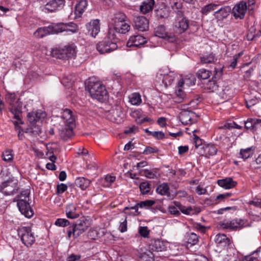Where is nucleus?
<instances>
[{"label": "nucleus", "mask_w": 261, "mask_h": 261, "mask_svg": "<svg viewBox=\"0 0 261 261\" xmlns=\"http://www.w3.org/2000/svg\"><path fill=\"white\" fill-rule=\"evenodd\" d=\"M64 31L75 33L77 31V25L74 23L70 22L40 27L34 33V36L36 38L40 39L51 34H57Z\"/></svg>", "instance_id": "f257e3e1"}, {"label": "nucleus", "mask_w": 261, "mask_h": 261, "mask_svg": "<svg viewBox=\"0 0 261 261\" xmlns=\"http://www.w3.org/2000/svg\"><path fill=\"white\" fill-rule=\"evenodd\" d=\"M6 100L7 102L10 105L9 111L13 115L14 119L16 121H14L13 123L17 129H19L20 126L19 124H23V121L21 120L22 113V102L20 101V99H17L16 95L14 93H8L6 96Z\"/></svg>", "instance_id": "f03ea898"}, {"label": "nucleus", "mask_w": 261, "mask_h": 261, "mask_svg": "<svg viewBox=\"0 0 261 261\" xmlns=\"http://www.w3.org/2000/svg\"><path fill=\"white\" fill-rule=\"evenodd\" d=\"M91 97L103 102L108 99V93L105 86L100 82H89L87 87Z\"/></svg>", "instance_id": "7ed1b4c3"}, {"label": "nucleus", "mask_w": 261, "mask_h": 261, "mask_svg": "<svg viewBox=\"0 0 261 261\" xmlns=\"http://www.w3.org/2000/svg\"><path fill=\"white\" fill-rule=\"evenodd\" d=\"M117 38L109 36V31L107 36L96 45V49L100 54L109 53L116 50L117 45Z\"/></svg>", "instance_id": "20e7f679"}, {"label": "nucleus", "mask_w": 261, "mask_h": 261, "mask_svg": "<svg viewBox=\"0 0 261 261\" xmlns=\"http://www.w3.org/2000/svg\"><path fill=\"white\" fill-rule=\"evenodd\" d=\"M17 233L22 243L27 247H31L35 243L34 233L30 227H19L17 229Z\"/></svg>", "instance_id": "39448f33"}, {"label": "nucleus", "mask_w": 261, "mask_h": 261, "mask_svg": "<svg viewBox=\"0 0 261 261\" xmlns=\"http://www.w3.org/2000/svg\"><path fill=\"white\" fill-rule=\"evenodd\" d=\"M189 27V20L184 16L183 12L178 11L173 24L174 32L178 34L185 32Z\"/></svg>", "instance_id": "423d86ee"}, {"label": "nucleus", "mask_w": 261, "mask_h": 261, "mask_svg": "<svg viewBox=\"0 0 261 261\" xmlns=\"http://www.w3.org/2000/svg\"><path fill=\"white\" fill-rule=\"evenodd\" d=\"M18 180L14 177L9 178L3 182L0 186V191L6 195L16 193L18 190Z\"/></svg>", "instance_id": "0eeeda50"}, {"label": "nucleus", "mask_w": 261, "mask_h": 261, "mask_svg": "<svg viewBox=\"0 0 261 261\" xmlns=\"http://www.w3.org/2000/svg\"><path fill=\"white\" fill-rule=\"evenodd\" d=\"M216 76L214 75L211 80H209L204 85V89L206 90L208 92H217L223 98H226L228 93V89H223L222 88H219L218 86L217 85L216 80Z\"/></svg>", "instance_id": "6e6552de"}, {"label": "nucleus", "mask_w": 261, "mask_h": 261, "mask_svg": "<svg viewBox=\"0 0 261 261\" xmlns=\"http://www.w3.org/2000/svg\"><path fill=\"white\" fill-rule=\"evenodd\" d=\"M129 29L130 26L125 22L114 23L113 27L109 28V36L117 38V34H125Z\"/></svg>", "instance_id": "1a4fd4ad"}, {"label": "nucleus", "mask_w": 261, "mask_h": 261, "mask_svg": "<svg viewBox=\"0 0 261 261\" xmlns=\"http://www.w3.org/2000/svg\"><path fill=\"white\" fill-rule=\"evenodd\" d=\"M246 221L244 219H236L231 221L224 220L221 222V226L223 228L236 230L247 226Z\"/></svg>", "instance_id": "9d476101"}, {"label": "nucleus", "mask_w": 261, "mask_h": 261, "mask_svg": "<svg viewBox=\"0 0 261 261\" xmlns=\"http://www.w3.org/2000/svg\"><path fill=\"white\" fill-rule=\"evenodd\" d=\"M29 200H17V205L20 212L28 218H31L34 215V211L29 202Z\"/></svg>", "instance_id": "9b49d317"}, {"label": "nucleus", "mask_w": 261, "mask_h": 261, "mask_svg": "<svg viewBox=\"0 0 261 261\" xmlns=\"http://www.w3.org/2000/svg\"><path fill=\"white\" fill-rule=\"evenodd\" d=\"M176 76V75L173 71L166 73L164 71L160 70L157 74L156 78L158 79L159 82L161 81L165 87L167 88L168 86L172 84Z\"/></svg>", "instance_id": "f8f14e48"}, {"label": "nucleus", "mask_w": 261, "mask_h": 261, "mask_svg": "<svg viewBox=\"0 0 261 261\" xmlns=\"http://www.w3.org/2000/svg\"><path fill=\"white\" fill-rule=\"evenodd\" d=\"M74 227V234L80 236L86 231L90 226V221L83 218L78 220L75 223L72 224Z\"/></svg>", "instance_id": "ddd939ff"}, {"label": "nucleus", "mask_w": 261, "mask_h": 261, "mask_svg": "<svg viewBox=\"0 0 261 261\" xmlns=\"http://www.w3.org/2000/svg\"><path fill=\"white\" fill-rule=\"evenodd\" d=\"M232 11L235 18L243 19L247 11L246 3L242 1L237 4L233 7Z\"/></svg>", "instance_id": "4468645a"}, {"label": "nucleus", "mask_w": 261, "mask_h": 261, "mask_svg": "<svg viewBox=\"0 0 261 261\" xmlns=\"http://www.w3.org/2000/svg\"><path fill=\"white\" fill-rule=\"evenodd\" d=\"M64 5V0H51L45 5L44 9L45 12H53L61 9Z\"/></svg>", "instance_id": "2eb2a0df"}, {"label": "nucleus", "mask_w": 261, "mask_h": 261, "mask_svg": "<svg viewBox=\"0 0 261 261\" xmlns=\"http://www.w3.org/2000/svg\"><path fill=\"white\" fill-rule=\"evenodd\" d=\"M147 42V39L144 37L137 35L131 36L127 42L126 45L128 47H140Z\"/></svg>", "instance_id": "dca6fc26"}, {"label": "nucleus", "mask_w": 261, "mask_h": 261, "mask_svg": "<svg viewBox=\"0 0 261 261\" xmlns=\"http://www.w3.org/2000/svg\"><path fill=\"white\" fill-rule=\"evenodd\" d=\"M75 124H64V126H61L59 129V135L61 138L64 140H66L70 138L73 135V129Z\"/></svg>", "instance_id": "f3484780"}, {"label": "nucleus", "mask_w": 261, "mask_h": 261, "mask_svg": "<svg viewBox=\"0 0 261 261\" xmlns=\"http://www.w3.org/2000/svg\"><path fill=\"white\" fill-rule=\"evenodd\" d=\"M134 22L136 29L139 31H145L148 28L149 22L145 16L136 17L135 18Z\"/></svg>", "instance_id": "a211bd4d"}, {"label": "nucleus", "mask_w": 261, "mask_h": 261, "mask_svg": "<svg viewBox=\"0 0 261 261\" xmlns=\"http://www.w3.org/2000/svg\"><path fill=\"white\" fill-rule=\"evenodd\" d=\"M88 33L92 37H95L100 31L99 21L98 19H95L86 25Z\"/></svg>", "instance_id": "6ab92c4d"}, {"label": "nucleus", "mask_w": 261, "mask_h": 261, "mask_svg": "<svg viewBox=\"0 0 261 261\" xmlns=\"http://www.w3.org/2000/svg\"><path fill=\"white\" fill-rule=\"evenodd\" d=\"M194 116V113L192 111L182 110L179 114V119L183 124L187 125L192 123Z\"/></svg>", "instance_id": "aec40b11"}, {"label": "nucleus", "mask_w": 261, "mask_h": 261, "mask_svg": "<svg viewBox=\"0 0 261 261\" xmlns=\"http://www.w3.org/2000/svg\"><path fill=\"white\" fill-rule=\"evenodd\" d=\"M231 11V8L229 6L219 7L215 11L214 15L215 17L219 19L222 20L227 17Z\"/></svg>", "instance_id": "412c9836"}, {"label": "nucleus", "mask_w": 261, "mask_h": 261, "mask_svg": "<svg viewBox=\"0 0 261 261\" xmlns=\"http://www.w3.org/2000/svg\"><path fill=\"white\" fill-rule=\"evenodd\" d=\"M46 117V114L41 110H37L29 113L27 115L28 121L31 123H34L38 121L41 118H44Z\"/></svg>", "instance_id": "4be33fe9"}, {"label": "nucleus", "mask_w": 261, "mask_h": 261, "mask_svg": "<svg viewBox=\"0 0 261 261\" xmlns=\"http://www.w3.org/2000/svg\"><path fill=\"white\" fill-rule=\"evenodd\" d=\"M218 185L225 189H229L234 187L237 185V181L233 180L232 178L226 177L224 179L217 180Z\"/></svg>", "instance_id": "5701e85b"}, {"label": "nucleus", "mask_w": 261, "mask_h": 261, "mask_svg": "<svg viewBox=\"0 0 261 261\" xmlns=\"http://www.w3.org/2000/svg\"><path fill=\"white\" fill-rule=\"evenodd\" d=\"M66 214L68 218L75 219L79 217V212L76 206L72 203L68 204L66 207Z\"/></svg>", "instance_id": "b1692460"}, {"label": "nucleus", "mask_w": 261, "mask_h": 261, "mask_svg": "<svg viewBox=\"0 0 261 261\" xmlns=\"http://www.w3.org/2000/svg\"><path fill=\"white\" fill-rule=\"evenodd\" d=\"M61 118L64 120V124H75V118L72 115V111L68 109H65L63 111Z\"/></svg>", "instance_id": "393cba45"}, {"label": "nucleus", "mask_w": 261, "mask_h": 261, "mask_svg": "<svg viewBox=\"0 0 261 261\" xmlns=\"http://www.w3.org/2000/svg\"><path fill=\"white\" fill-rule=\"evenodd\" d=\"M88 5L87 1L86 0L80 1L75 7V14L76 17H80L83 14Z\"/></svg>", "instance_id": "a878e982"}, {"label": "nucleus", "mask_w": 261, "mask_h": 261, "mask_svg": "<svg viewBox=\"0 0 261 261\" xmlns=\"http://www.w3.org/2000/svg\"><path fill=\"white\" fill-rule=\"evenodd\" d=\"M215 242L222 246H227L230 244V239L225 234L219 233L215 236Z\"/></svg>", "instance_id": "bb28decb"}, {"label": "nucleus", "mask_w": 261, "mask_h": 261, "mask_svg": "<svg viewBox=\"0 0 261 261\" xmlns=\"http://www.w3.org/2000/svg\"><path fill=\"white\" fill-rule=\"evenodd\" d=\"M154 4V0H145L140 6V11L142 13L146 14L151 11Z\"/></svg>", "instance_id": "cd10ccee"}, {"label": "nucleus", "mask_w": 261, "mask_h": 261, "mask_svg": "<svg viewBox=\"0 0 261 261\" xmlns=\"http://www.w3.org/2000/svg\"><path fill=\"white\" fill-rule=\"evenodd\" d=\"M90 182V180L86 178L80 177L75 179V185L76 187L84 190L89 186Z\"/></svg>", "instance_id": "c85d7f7f"}, {"label": "nucleus", "mask_w": 261, "mask_h": 261, "mask_svg": "<svg viewBox=\"0 0 261 261\" xmlns=\"http://www.w3.org/2000/svg\"><path fill=\"white\" fill-rule=\"evenodd\" d=\"M170 188L168 184L164 182L159 186L156 188V192L162 196L170 195Z\"/></svg>", "instance_id": "c756f323"}, {"label": "nucleus", "mask_w": 261, "mask_h": 261, "mask_svg": "<svg viewBox=\"0 0 261 261\" xmlns=\"http://www.w3.org/2000/svg\"><path fill=\"white\" fill-rule=\"evenodd\" d=\"M219 6H220V5L211 3L202 7L200 12L202 15H207L213 11H216Z\"/></svg>", "instance_id": "7c9ffc66"}, {"label": "nucleus", "mask_w": 261, "mask_h": 261, "mask_svg": "<svg viewBox=\"0 0 261 261\" xmlns=\"http://www.w3.org/2000/svg\"><path fill=\"white\" fill-rule=\"evenodd\" d=\"M64 50L65 51V58H72L76 56V46L74 44H70L64 46Z\"/></svg>", "instance_id": "2f4dec72"}, {"label": "nucleus", "mask_w": 261, "mask_h": 261, "mask_svg": "<svg viewBox=\"0 0 261 261\" xmlns=\"http://www.w3.org/2000/svg\"><path fill=\"white\" fill-rule=\"evenodd\" d=\"M252 148V147H250L246 149H241L239 152V157L243 159L244 161L251 157L253 154Z\"/></svg>", "instance_id": "473e14b6"}, {"label": "nucleus", "mask_w": 261, "mask_h": 261, "mask_svg": "<svg viewBox=\"0 0 261 261\" xmlns=\"http://www.w3.org/2000/svg\"><path fill=\"white\" fill-rule=\"evenodd\" d=\"M186 239L187 245H190V246L196 245L199 241L197 235L194 232L187 233Z\"/></svg>", "instance_id": "72a5a7b5"}, {"label": "nucleus", "mask_w": 261, "mask_h": 261, "mask_svg": "<svg viewBox=\"0 0 261 261\" xmlns=\"http://www.w3.org/2000/svg\"><path fill=\"white\" fill-rule=\"evenodd\" d=\"M186 97V94L181 88H178L176 90L175 95L173 99L175 102L180 103L183 101Z\"/></svg>", "instance_id": "f704fd0d"}, {"label": "nucleus", "mask_w": 261, "mask_h": 261, "mask_svg": "<svg viewBox=\"0 0 261 261\" xmlns=\"http://www.w3.org/2000/svg\"><path fill=\"white\" fill-rule=\"evenodd\" d=\"M140 261H154V256L152 252L146 250L140 253L139 255Z\"/></svg>", "instance_id": "c9c22d12"}, {"label": "nucleus", "mask_w": 261, "mask_h": 261, "mask_svg": "<svg viewBox=\"0 0 261 261\" xmlns=\"http://www.w3.org/2000/svg\"><path fill=\"white\" fill-rule=\"evenodd\" d=\"M211 71L204 68L199 69L197 72V76L198 79L205 80L210 77Z\"/></svg>", "instance_id": "e433bc0d"}, {"label": "nucleus", "mask_w": 261, "mask_h": 261, "mask_svg": "<svg viewBox=\"0 0 261 261\" xmlns=\"http://www.w3.org/2000/svg\"><path fill=\"white\" fill-rule=\"evenodd\" d=\"M64 51H65L64 50V48H55L52 50L51 55L53 57L55 58L65 59V55L64 54Z\"/></svg>", "instance_id": "4c0bfd02"}, {"label": "nucleus", "mask_w": 261, "mask_h": 261, "mask_svg": "<svg viewBox=\"0 0 261 261\" xmlns=\"http://www.w3.org/2000/svg\"><path fill=\"white\" fill-rule=\"evenodd\" d=\"M155 36L162 38H165L167 37L165 27L163 25H159L155 31Z\"/></svg>", "instance_id": "58836bf2"}, {"label": "nucleus", "mask_w": 261, "mask_h": 261, "mask_svg": "<svg viewBox=\"0 0 261 261\" xmlns=\"http://www.w3.org/2000/svg\"><path fill=\"white\" fill-rule=\"evenodd\" d=\"M164 248L165 246L163 243L159 240L154 241V242L151 244V249L153 251L157 252L162 251L164 249Z\"/></svg>", "instance_id": "ea45409f"}, {"label": "nucleus", "mask_w": 261, "mask_h": 261, "mask_svg": "<svg viewBox=\"0 0 261 261\" xmlns=\"http://www.w3.org/2000/svg\"><path fill=\"white\" fill-rule=\"evenodd\" d=\"M155 201L153 200H146L138 203L140 208H144L145 209L149 208L151 206L154 204Z\"/></svg>", "instance_id": "a19ab883"}, {"label": "nucleus", "mask_w": 261, "mask_h": 261, "mask_svg": "<svg viewBox=\"0 0 261 261\" xmlns=\"http://www.w3.org/2000/svg\"><path fill=\"white\" fill-rule=\"evenodd\" d=\"M201 62L203 63H212L216 60L213 54H210L201 57Z\"/></svg>", "instance_id": "79ce46f5"}, {"label": "nucleus", "mask_w": 261, "mask_h": 261, "mask_svg": "<svg viewBox=\"0 0 261 261\" xmlns=\"http://www.w3.org/2000/svg\"><path fill=\"white\" fill-rule=\"evenodd\" d=\"M139 188L141 193L146 194L150 191L151 185L147 181L142 182L140 184Z\"/></svg>", "instance_id": "37998d69"}, {"label": "nucleus", "mask_w": 261, "mask_h": 261, "mask_svg": "<svg viewBox=\"0 0 261 261\" xmlns=\"http://www.w3.org/2000/svg\"><path fill=\"white\" fill-rule=\"evenodd\" d=\"M130 102L133 105H139L142 102L140 95L137 93L133 94L130 98Z\"/></svg>", "instance_id": "c03bdc74"}, {"label": "nucleus", "mask_w": 261, "mask_h": 261, "mask_svg": "<svg viewBox=\"0 0 261 261\" xmlns=\"http://www.w3.org/2000/svg\"><path fill=\"white\" fill-rule=\"evenodd\" d=\"M13 154L12 150H7L3 152L2 157L3 160L6 162H11L13 159Z\"/></svg>", "instance_id": "a18cd8bd"}, {"label": "nucleus", "mask_w": 261, "mask_h": 261, "mask_svg": "<svg viewBox=\"0 0 261 261\" xmlns=\"http://www.w3.org/2000/svg\"><path fill=\"white\" fill-rule=\"evenodd\" d=\"M143 174L145 176L149 178H154L158 177V172L155 170L145 169L143 171Z\"/></svg>", "instance_id": "49530a36"}, {"label": "nucleus", "mask_w": 261, "mask_h": 261, "mask_svg": "<svg viewBox=\"0 0 261 261\" xmlns=\"http://www.w3.org/2000/svg\"><path fill=\"white\" fill-rule=\"evenodd\" d=\"M205 151L207 152V153L209 155H215L218 151L216 147L214 145H208L205 147Z\"/></svg>", "instance_id": "de8ad7c7"}, {"label": "nucleus", "mask_w": 261, "mask_h": 261, "mask_svg": "<svg viewBox=\"0 0 261 261\" xmlns=\"http://www.w3.org/2000/svg\"><path fill=\"white\" fill-rule=\"evenodd\" d=\"M55 224L60 227H65L69 225V221L66 219L58 218L56 220Z\"/></svg>", "instance_id": "09e8293b"}, {"label": "nucleus", "mask_w": 261, "mask_h": 261, "mask_svg": "<svg viewBox=\"0 0 261 261\" xmlns=\"http://www.w3.org/2000/svg\"><path fill=\"white\" fill-rule=\"evenodd\" d=\"M126 16L122 13L116 14L114 18V23L125 22Z\"/></svg>", "instance_id": "8fccbe9b"}, {"label": "nucleus", "mask_w": 261, "mask_h": 261, "mask_svg": "<svg viewBox=\"0 0 261 261\" xmlns=\"http://www.w3.org/2000/svg\"><path fill=\"white\" fill-rule=\"evenodd\" d=\"M138 232L143 238H147L149 233V230L147 226H140Z\"/></svg>", "instance_id": "3c124183"}, {"label": "nucleus", "mask_w": 261, "mask_h": 261, "mask_svg": "<svg viewBox=\"0 0 261 261\" xmlns=\"http://www.w3.org/2000/svg\"><path fill=\"white\" fill-rule=\"evenodd\" d=\"M258 120H255L253 119H248L245 123V127L246 129H253L254 127V125L256 124V122L258 121Z\"/></svg>", "instance_id": "603ef678"}, {"label": "nucleus", "mask_w": 261, "mask_h": 261, "mask_svg": "<svg viewBox=\"0 0 261 261\" xmlns=\"http://www.w3.org/2000/svg\"><path fill=\"white\" fill-rule=\"evenodd\" d=\"M258 257L257 251H254L251 254L247 255L242 260L239 261H253L255 259Z\"/></svg>", "instance_id": "864d4df0"}, {"label": "nucleus", "mask_w": 261, "mask_h": 261, "mask_svg": "<svg viewBox=\"0 0 261 261\" xmlns=\"http://www.w3.org/2000/svg\"><path fill=\"white\" fill-rule=\"evenodd\" d=\"M67 189V186L66 184H60L57 186V194H60L64 193Z\"/></svg>", "instance_id": "5fc2aeb1"}, {"label": "nucleus", "mask_w": 261, "mask_h": 261, "mask_svg": "<svg viewBox=\"0 0 261 261\" xmlns=\"http://www.w3.org/2000/svg\"><path fill=\"white\" fill-rule=\"evenodd\" d=\"M156 11L157 16L160 18H164L168 16V12L166 9H158Z\"/></svg>", "instance_id": "6e6d98bb"}, {"label": "nucleus", "mask_w": 261, "mask_h": 261, "mask_svg": "<svg viewBox=\"0 0 261 261\" xmlns=\"http://www.w3.org/2000/svg\"><path fill=\"white\" fill-rule=\"evenodd\" d=\"M258 102V100L256 98L246 99V104L248 108H250Z\"/></svg>", "instance_id": "4d7b16f0"}, {"label": "nucleus", "mask_w": 261, "mask_h": 261, "mask_svg": "<svg viewBox=\"0 0 261 261\" xmlns=\"http://www.w3.org/2000/svg\"><path fill=\"white\" fill-rule=\"evenodd\" d=\"M30 194V190L29 189H25L22 190L20 194V198L23 197L22 200H29V196Z\"/></svg>", "instance_id": "13d9d810"}, {"label": "nucleus", "mask_w": 261, "mask_h": 261, "mask_svg": "<svg viewBox=\"0 0 261 261\" xmlns=\"http://www.w3.org/2000/svg\"><path fill=\"white\" fill-rule=\"evenodd\" d=\"M193 143L195 144L196 148H198L199 146L202 145V140L198 136L195 134H193Z\"/></svg>", "instance_id": "bf43d9fd"}, {"label": "nucleus", "mask_w": 261, "mask_h": 261, "mask_svg": "<svg viewBox=\"0 0 261 261\" xmlns=\"http://www.w3.org/2000/svg\"><path fill=\"white\" fill-rule=\"evenodd\" d=\"M159 152V150L156 148H153L151 147H146L143 151L144 154H149L152 153H157Z\"/></svg>", "instance_id": "052dcab7"}, {"label": "nucleus", "mask_w": 261, "mask_h": 261, "mask_svg": "<svg viewBox=\"0 0 261 261\" xmlns=\"http://www.w3.org/2000/svg\"><path fill=\"white\" fill-rule=\"evenodd\" d=\"M151 136L158 139H163L165 137L164 133L160 131L152 132L151 133Z\"/></svg>", "instance_id": "680f3d73"}, {"label": "nucleus", "mask_w": 261, "mask_h": 261, "mask_svg": "<svg viewBox=\"0 0 261 261\" xmlns=\"http://www.w3.org/2000/svg\"><path fill=\"white\" fill-rule=\"evenodd\" d=\"M127 221L126 218H125L124 220L120 223L119 227V230L121 232H124L127 231Z\"/></svg>", "instance_id": "e2e57ef3"}, {"label": "nucleus", "mask_w": 261, "mask_h": 261, "mask_svg": "<svg viewBox=\"0 0 261 261\" xmlns=\"http://www.w3.org/2000/svg\"><path fill=\"white\" fill-rule=\"evenodd\" d=\"M175 205L178 208V209L184 214L188 215V212L187 211L186 207L181 205L179 202L174 201Z\"/></svg>", "instance_id": "0e129e2a"}, {"label": "nucleus", "mask_w": 261, "mask_h": 261, "mask_svg": "<svg viewBox=\"0 0 261 261\" xmlns=\"http://www.w3.org/2000/svg\"><path fill=\"white\" fill-rule=\"evenodd\" d=\"M152 121H153V120L152 119H151L149 117H143V118L141 117V119H140V118H139V119H136V123L139 124H141L145 122H152Z\"/></svg>", "instance_id": "69168bd1"}, {"label": "nucleus", "mask_w": 261, "mask_h": 261, "mask_svg": "<svg viewBox=\"0 0 261 261\" xmlns=\"http://www.w3.org/2000/svg\"><path fill=\"white\" fill-rule=\"evenodd\" d=\"M169 212L173 215L178 216L180 215L179 211L177 209L176 206L171 205L168 207Z\"/></svg>", "instance_id": "338daca9"}, {"label": "nucleus", "mask_w": 261, "mask_h": 261, "mask_svg": "<svg viewBox=\"0 0 261 261\" xmlns=\"http://www.w3.org/2000/svg\"><path fill=\"white\" fill-rule=\"evenodd\" d=\"M253 71L254 68L253 67H250L248 70L246 71L244 75V79L246 80H249L251 76Z\"/></svg>", "instance_id": "774afa93"}]
</instances>
